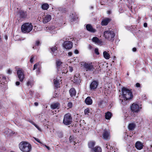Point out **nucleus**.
Returning a JSON list of instances; mask_svg holds the SVG:
<instances>
[{"label":"nucleus","mask_w":152,"mask_h":152,"mask_svg":"<svg viewBox=\"0 0 152 152\" xmlns=\"http://www.w3.org/2000/svg\"><path fill=\"white\" fill-rule=\"evenodd\" d=\"M90 113V109L88 108L85 109L84 110V113L85 115H88Z\"/></svg>","instance_id":"58836bf2"},{"label":"nucleus","mask_w":152,"mask_h":152,"mask_svg":"<svg viewBox=\"0 0 152 152\" xmlns=\"http://www.w3.org/2000/svg\"><path fill=\"white\" fill-rule=\"evenodd\" d=\"M60 104L59 103L57 102L51 104L50 105V107L52 109H55L57 108L59 109L60 107Z\"/></svg>","instance_id":"5701e85b"},{"label":"nucleus","mask_w":152,"mask_h":152,"mask_svg":"<svg viewBox=\"0 0 152 152\" xmlns=\"http://www.w3.org/2000/svg\"><path fill=\"white\" fill-rule=\"evenodd\" d=\"M34 139L37 141L40 144H42V142L38 138H35Z\"/></svg>","instance_id":"a18cd8bd"},{"label":"nucleus","mask_w":152,"mask_h":152,"mask_svg":"<svg viewBox=\"0 0 152 152\" xmlns=\"http://www.w3.org/2000/svg\"><path fill=\"white\" fill-rule=\"evenodd\" d=\"M95 53L97 55H99V52L98 49L97 48H95Z\"/></svg>","instance_id":"c03bdc74"},{"label":"nucleus","mask_w":152,"mask_h":152,"mask_svg":"<svg viewBox=\"0 0 152 152\" xmlns=\"http://www.w3.org/2000/svg\"><path fill=\"white\" fill-rule=\"evenodd\" d=\"M92 151L94 152H101L102 149L99 146H96L92 149Z\"/></svg>","instance_id":"c85d7f7f"},{"label":"nucleus","mask_w":152,"mask_h":152,"mask_svg":"<svg viewBox=\"0 0 152 152\" xmlns=\"http://www.w3.org/2000/svg\"><path fill=\"white\" fill-rule=\"evenodd\" d=\"M74 53L75 54H77L79 53V51L77 50L76 49L74 51Z\"/></svg>","instance_id":"09e8293b"},{"label":"nucleus","mask_w":152,"mask_h":152,"mask_svg":"<svg viewBox=\"0 0 152 152\" xmlns=\"http://www.w3.org/2000/svg\"><path fill=\"white\" fill-rule=\"evenodd\" d=\"M62 63L61 61L60 60H57L56 61V68L57 70L58 71L59 70L60 66H61Z\"/></svg>","instance_id":"7c9ffc66"},{"label":"nucleus","mask_w":152,"mask_h":152,"mask_svg":"<svg viewBox=\"0 0 152 152\" xmlns=\"http://www.w3.org/2000/svg\"><path fill=\"white\" fill-rule=\"evenodd\" d=\"M103 55L104 57L107 59H108L110 58V54L106 51L103 52Z\"/></svg>","instance_id":"473e14b6"},{"label":"nucleus","mask_w":152,"mask_h":152,"mask_svg":"<svg viewBox=\"0 0 152 152\" xmlns=\"http://www.w3.org/2000/svg\"><path fill=\"white\" fill-rule=\"evenodd\" d=\"M69 71L71 72H72L73 70L72 67L69 66Z\"/></svg>","instance_id":"5fc2aeb1"},{"label":"nucleus","mask_w":152,"mask_h":152,"mask_svg":"<svg viewBox=\"0 0 152 152\" xmlns=\"http://www.w3.org/2000/svg\"><path fill=\"white\" fill-rule=\"evenodd\" d=\"M57 49V48L56 46L50 48V53L54 56H56L57 55V53L56 51H58Z\"/></svg>","instance_id":"6ab92c4d"},{"label":"nucleus","mask_w":152,"mask_h":152,"mask_svg":"<svg viewBox=\"0 0 152 152\" xmlns=\"http://www.w3.org/2000/svg\"><path fill=\"white\" fill-rule=\"evenodd\" d=\"M69 140L70 143H73V144L74 145L75 144H77V143H76L75 141V139L73 136H70L69 138Z\"/></svg>","instance_id":"2f4dec72"},{"label":"nucleus","mask_w":152,"mask_h":152,"mask_svg":"<svg viewBox=\"0 0 152 152\" xmlns=\"http://www.w3.org/2000/svg\"><path fill=\"white\" fill-rule=\"evenodd\" d=\"M33 26L31 23H28L23 24L21 27V30L22 32L25 33H28L32 29Z\"/></svg>","instance_id":"7ed1b4c3"},{"label":"nucleus","mask_w":152,"mask_h":152,"mask_svg":"<svg viewBox=\"0 0 152 152\" xmlns=\"http://www.w3.org/2000/svg\"><path fill=\"white\" fill-rule=\"evenodd\" d=\"M34 56L33 55H32L30 56V61L31 63H33L34 61Z\"/></svg>","instance_id":"a19ab883"},{"label":"nucleus","mask_w":152,"mask_h":152,"mask_svg":"<svg viewBox=\"0 0 152 152\" xmlns=\"http://www.w3.org/2000/svg\"><path fill=\"white\" fill-rule=\"evenodd\" d=\"M99 84V82L97 80H94L90 85L89 88L91 91H95Z\"/></svg>","instance_id":"0eeeda50"},{"label":"nucleus","mask_w":152,"mask_h":152,"mask_svg":"<svg viewBox=\"0 0 152 152\" xmlns=\"http://www.w3.org/2000/svg\"><path fill=\"white\" fill-rule=\"evenodd\" d=\"M34 94V91L31 90H30L27 94L28 96L30 97H32Z\"/></svg>","instance_id":"e433bc0d"},{"label":"nucleus","mask_w":152,"mask_h":152,"mask_svg":"<svg viewBox=\"0 0 152 152\" xmlns=\"http://www.w3.org/2000/svg\"><path fill=\"white\" fill-rule=\"evenodd\" d=\"M72 118L71 114L69 113L65 114L64 118L63 123L66 125H68L72 124Z\"/></svg>","instance_id":"39448f33"},{"label":"nucleus","mask_w":152,"mask_h":152,"mask_svg":"<svg viewBox=\"0 0 152 152\" xmlns=\"http://www.w3.org/2000/svg\"><path fill=\"white\" fill-rule=\"evenodd\" d=\"M73 80L74 83L76 84L78 83L81 82L80 80L79 77H77L75 76L74 77Z\"/></svg>","instance_id":"f704fd0d"},{"label":"nucleus","mask_w":152,"mask_h":152,"mask_svg":"<svg viewBox=\"0 0 152 152\" xmlns=\"http://www.w3.org/2000/svg\"><path fill=\"white\" fill-rule=\"evenodd\" d=\"M132 51L133 52H136L137 51V48H132Z\"/></svg>","instance_id":"4d7b16f0"},{"label":"nucleus","mask_w":152,"mask_h":152,"mask_svg":"<svg viewBox=\"0 0 152 152\" xmlns=\"http://www.w3.org/2000/svg\"><path fill=\"white\" fill-rule=\"evenodd\" d=\"M86 30L91 33H95L96 31V30L90 24H87L86 25Z\"/></svg>","instance_id":"ddd939ff"},{"label":"nucleus","mask_w":152,"mask_h":152,"mask_svg":"<svg viewBox=\"0 0 152 152\" xmlns=\"http://www.w3.org/2000/svg\"><path fill=\"white\" fill-rule=\"evenodd\" d=\"M136 87H140V85L139 83H137L136 84Z\"/></svg>","instance_id":"49530a36"},{"label":"nucleus","mask_w":152,"mask_h":152,"mask_svg":"<svg viewBox=\"0 0 152 152\" xmlns=\"http://www.w3.org/2000/svg\"><path fill=\"white\" fill-rule=\"evenodd\" d=\"M27 85L28 86H30L31 87L33 85V83L31 81L28 80L27 82Z\"/></svg>","instance_id":"ea45409f"},{"label":"nucleus","mask_w":152,"mask_h":152,"mask_svg":"<svg viewBox=\"0 0 152 152\" xmlns=\"http://www.w3.org/2000/svg\"><path fill=\"white\" fill-rule=\"evenodd\" d=\"M6 77L3 75H0V85H4L7 83Z\"/></svg>","instance_id":"2eb2a0df"},{"label":"nucleus","mask_w":152,"mask_h":152,"mask_svg":"<svg viewBox=\"0 0 152 152\" xmlns=\"http://www.w3.org/2000/svg\"><path fill=\"white\" fill-rule=\"evenodd\" d=\"M20 150L23 152H30L32 149L31 145L26 141H22L19 145Z\"/></svg>","instance_id":"f03ea898"},{"label":"nucleus","mask_w":152,"mask_h":152,"mask_svg":"<svg viewBox=\"0 0 152 152\" xmlns=\"http://www.w3.org/2000/svg\"><path fill=\"white\" fill-rule=\"evenodd\" d=\"M105 114V118L107 120H110L112 117V113L110 112L107 111Z\"/></svg>","instance_id":"c756f323"},{"label":"nucleus","mask_w":152,"mask_h":152,"mask_svg":"<svg viewBox=\"0 0 152 152\" xmlns=\"http://www.w3.org/2000/svg\"><path fill=\"white\" fill-rule=\"evenodd\" d=\"M122 97L123 100L129 102L133 97V95L131 89H129L125 87L122 88Z\"/></svg>","instance_id":"f257e3e1"},{"label":"nucleus","mask_w":152,"mask_h":152,"mask_svg":"<svg viewBox=\"0 0 152 152\" xmlns=\"http://www.w3.org/2000/svg\"><path fill=\"white\" fill-rule=\"evenodd\" d=\"M34 126L37 128V129L39 131H41V129H40V128L39 126L37 125L36 124H35V123H34L33 124Z\"/></svg>","instance_id":"37998d69"},{"label":"nucleus","mask_w":152,"mask_h":152,"mask_svg":"<svg viewBox=\"0 0 152 152\" xmlns=\"http://www.w3.org/2000/svg\"><path fill=\"white\" fill-rule=\"evenodd\" d=\"M83 67L86 71H93L95 70L92 63L88 64L85 63L84 64Z\"/></svg>","instance_id":"6e6552de"},{"label":"nucleus","mask_w":152,"mask_h":152,"mask_svg":"<svg viewBox=\"0 0 152 152\" xmlns=\"http://www.w3.org/2000/svg\"><path fill=\"white\" fill-rule=\"evenodd\" d=\"M128 7L129 8V9L130 10L132 11V10H132V6H131V7H130V6H128Z\"/></svg>","instance_id":"bf43d9fd"},{"label":"nucleus","mask_w":152,"mask_h":152,"mask_svg":"<svg viewBox=\"0 0 152 152\" xmlns=\"http://www.w3.org/2000/svg\"><path fill=\"white\" fill-rule=\"evenodd\" d=\"M39 65V63H37L36 64H35L34 65V68H33V70H34L36 69H37V66L38 65Z\"/></svg>","instance_id":"79ce46f5"},{"label":"nucleus","mask_w":152,"mask_h":152,"mask_svg":"<svg viewBox=\"0 0 152 152\" xmlns=\"http://www.w3.org/2000/svg\"><path fill=\"white\" fill-rule=\"evenodd\" d=\"M142 107L141 105L139 106L135 103H133L130 106L132 113L133 114L137 113L139 112Z\"/></svg>","instance_id":"423d86ee"},{"label":"nucleus","mask_w":152,"mask_h":152,"mask_svg":"<svg viewBox=\"0 0 152 152\" xmlns=\"http://www.w3.org/2000/svg\"><path fill=\"white\" fill-rule=\"evenodd\" d=\"M42 18L43 23H46L50 20L51 19V16L50 15H44Z\"/></svg>","instance_id":"f8f14e48"},{"label":"nucleus","mask_w":152,"mask_h":152,"mask_svg":"<svg viewBox=\"0 0 152 152\" xmlns=\"http://www.w3.org/2000/svg\"><path fill=\"white\" fill-rule=\"evenodd\" d=\"M12 71L10 69H9L7 71V73L8 74H10L12 73Z\"/></svg>","instance_id":"de8ad7c7"},{"label":"nucleus","mask_w":152,"mask_h":152,"mask_svg":"<svg viewBox=\"0 0 152 152\" xmlns=\"http://www.w3.org/2000/svg\"><path fill=\"white\" fill-rule=\"evenodd\" d=\"M106 148L108 149H109L111 151L112 150V151H113L114 150V152H115L118 150L117 148H114V147L111 146L110 145V144L108 143L106 144Z\"/></svg>","instance_id":"b1692460"},{"label":"nucleus","mask_w":152,"mask_h":152,"mask_svg":"<svg viewBox=\"0 0 152 152\" xmlns=\"http://www.w3.org/2000/svg\"><path fill=\"white\" fill-rule=\"evenodd\" d=\"M88 146L89 148L91 149V151L92 149L94 148V147L95 145V142L94 141H90L88 142Z\"/></svg>","instance_id":"a878e982"},{"label":"nucleus","mask_w":152,"mask_h":152,"mask_svg":"<svg viewBox=\"0 0 152 152\" xmlns=\"http://www.w3.org/2000/svg\"><path fill=\"white\" fill-rule=\"evenodd\" d=\"M7 35H6V36H5V38H6V39H7Z\"/></svg>","instance_id":"e2e57ef3"},{"label":"nucleus","mask_w":152,"mask_h":152,"mask_svg":"<svg viewBox=\"0 0 152 152\" xmlns=\"http://www.w3.org/2000/svg\"><path fill=\"white\" fill-rule=\"evenodd\" d=\"M143 145L141 142L137 141L135 144V147L136 148L139 150H141L143 148Z\"/></svg>","instance_id":"aec40b11"},{"label":"nucleus","mask_w":152,"mask_h":152,"mask_svg":"<svg viewBox=\"0 0 152 152\" xmlns=\"http://www.w3.org/2000/svg\"><path fill=\"white\" fill-rule=\"evenodd\" d=\"M68 55L69 56H71L72 55V52H68Z\"/></svg>","instance_id":"3c124183"},{"label":"nucleus","mask_w":152,"mask_h":152,"mask_svg":"<svg viewBox=\"0 0 152 152\" xmlns=\"http://www.w3.org/2000/svg\"><path fill=\"white\" fill-rule=\"evenodd\" d=\"M110 135V130H106V129L104 130L103 133V137L104 139L107 140L109 137Z\"/></svg>","instance_id":"4468645a"},{"label":"nucleus","mask_w":152,"mask_h":152,"mask_svg":"<svg viewBox=\"0 0 152 152\" xmlns=\"http://www.w3.org/2000/svg\"><path fill=\"white\" fill-rule=\"evenodd\" d=\"M123 100L122 101V104L123 105H125L126 104H127V103H127V102H127V101H126L127 102H126V103H124V101H123Z\"/></svg>","instance_id":"864d4df0"},{"label":"nucleus","mask_w":152,"mask_h":152,"mask_svg":"<svg viewBox=\"0 0 152 152\" xmlns=\"http://www.w3.org/2000/svg\"><path fill=\"white\" fill-rule=\"evenodd\" d=\"M40 44L41 43H40L39 41V40L36 41L35 44V45L33 46V48L34 49H36V46H39Z\"/></svg>","instance_id":"c9c22d12"},{"label":"nucleus","mask_w":152,"mask_h":152,"mask_svg":"<svg viewBox=\"0 0 152 152\" xmlns=\"http://www.w3.org/2000/svg\"><path fill=\"white\" fill-rule=\"evenodd\" d=\"M37 72H40V69L39 67L37 69Z\"/></svg>","instance_id":"680f3d73"},{"label":"nucleus","mask_w":152,"mask_h":152,"mask_svg":"<svg viewBox=\"0 0 152 152\" xmlns=\"http://www.w3.org/2000/svg\"><path fill=\"white\" fill-rule=\"evenodd\" d=\"M34 104L35 106H37L38 105V103L37 102H35L34 103Z\"/></svg>","instance_id":"13d9d810"},{"label":"nucleus","mask_w":152,"mask_h":152,"mask_svg":"<svg viewBox=\"0 0 152 152\" xmlns=\"http://www.w3.org/2000/svg\"><path fill=\"white\" fill-rule=\"evenodd\" d=\"M127 75H129V74H128V73H127Z\"/></svg>","instance_id":"338daca9"},{"label":"nucleus","mask_w":152,"mask_h":152,"mask_svg":"<svg viewBox=\"0 0 152 152\" xmlns=\"http://www.w3.org/2000/svg\"><path fill=\"white\" fill-rule=\"evenodd\" d=\"M107 13L108 14H110L111 13V12L110 10H108L107 11Z\"/></svg>","instance_id":"052dcab7"},{"label":"nucleus","mask_w":152,"mask_h":152,"mask_svg":"<svg viewBox=\"0 0 152 152\" xmlns=\"http://www.w3.org/2000/svg\"><path fill=\"white\" fill-rule=\"evenodd\" d=\"M135 124L133 123H130L128 126V128L130 131L133 130L135 128Z\"/></svg>","instance_id":"cd10ccee"},{"label":"nucleus","mask_w":152,"mask_h":152,"mask_svg":"<svg viewBox=\"0 0 152 152\" xmlns=\"http://www.w3.org/2000/svg\"><path fill=\"white\" fill-rule=\"evenodd\" d=\"M70 20L72 22L76 20L78 18L77 15L75 13H72V15H70Z\"/></svg>","instance_id":"a211bd4d"},{"label":"nucleus","mask_w":152,"mask_h":152,"mask_svg":"<svg viewBox=\"0 0 152 152\" xmlns=\"http://www.w3.org/2000/svg\"><path fill=\"white\" fill-rule=\"evenodd\" d=\"M44 145V146L46 148L49 150H50V148L48 147V146H47V145H44V144H43Z\"/></svg>","instance_id":"8fccbe9b"},{"label":"nucleus","mask_w":152,"mask_h":152,"mask_svg":"<svg viewBox=\"0 0 152 152\" xmlns=\"http://www.w3.org/2000/svg\"><path fill=\"white\" fill-rule=\"evenodd\" d=\"M49 8V5L47 3H44L42 5V8L43 10H47Z\"/></svg>","instance_id":"72a5a7b5"},{"label":"nucleus","mask_w":152,"mask_h":152,"mask_svg":"<svg viewBox=\"0 0 152 152\" xmlns=\"http://www.w3.org/2000/svg\"><path fill=\"white\" fill-rule=\"evenodd\" d=\"M104 35L106 39L112 42L114 41L115 36L114 31L110 30L106 31H104Z\"/></svg>","instance_id":"20e7f679"},{"label":"nucleus","mask_w":152,"mask_h":152,"mask_svg":"<svg viewBox=\"0 0 152 152\" xmlns=\"http://www.w3.org/2000/svg\"><path fill=\"white\" fill-rule=\"evenodd\" d=\"M97 104L98 106L101 108H104V107L103 104H105V101L103 100L100 99L97 102Z\"/></svg>","instance_id":"412c9836"},{"label":"nucleus","mask_w":152,"mask_h":152,"mask_svg":"<svg viewBox=\"0 0 152 152\" xmlns=\"http://www.w3.org/2000/svg\"><path fill=\"white\" fill-rule=\"evenodd\" d=\"M53 82L55 87H60L59 80L57 78L53 80Z\"/></svg>","instance_id":"bb28decb"},{"label":"nucleus","mask_w":152,"mask_h":152,"mask_svg":"<svg viewBox=\"0 0 152 152\" xmlns=\"http://www.w3.org/2000/svg\"><path fill=\"white\" fill-rule=\"evenodd\" d=\"M20 17L22 19H25L27 18V12L23 10H20L19 11Z\"/></svg>","instance_id":"9b49d317"},{"label":"nucleus","mask_w":152,"mask_h":152,"mask_svg":"<svg viewBox=\"0 0 152 152\" xmlns=\"http://www.w3.org/2000/svg\"><path fill=\"white\" fill-rule=\"evenodd\" d=\"M96 70H97V71H98V70L99 71V68H98V69H97H97H96Z\"/></svg>","instance_id":"0e129e2a"},{"label":"nucleus","mask_w":152,"mask_h":152,"mask_svg":"<svg viewBox=\"0 0 152 152\" xmlns=\"http://www.w3.org/2000/svg\"><path fill=\"white\" fill-rule=\"evenodd\" d=\"M17 74L19 80L22 82L23 81L24 77V72L22 69L18 70L17 71Z\"/></svg>","instance_id":"1a4fd4ad"},{"label":"nucleus","mask_w":152,"mask_h":152,"mask_svg":"<svg viewBox=\"0 0 152 152\" xmlns=\"http://www.w3.org/2000/svg\"><path fill=\"white\" fill-rule=\"evenodd\" d=\"M73 106V104L72 102H69L67 104V107L68 109H69L71 108Z\"/></svg>","instance_id":"4c0bfd02"},{"label":"nucleus","mask_w":152,"mask_h":152,"mask_svg":"<svg viewBox=\"0 0 152 152\" xmlns=\"http://www.w3.org/2000/svg\"><path fill=\"white\" fill-rule=\"evenodd\" d=\"M111 20L112 19L110 18H106L102 21L101 24L102 26H107Z\"/></svg>","instance_id":"f3484780"},{"label":"nucleus","mask_w":152,"mask_h":152,"mask_svg":"<svg viewBox=\"0 0 152 152\" xmlns=\"http://www.w3.org/2000/svg\"><path fill=\"white\" fill-rule=\"evenodd\" d=\"M108 152H112L110 151V150H109V151H108Z\"/></svg>","instance_id":"69168bd1"},{"label":"nucleus","mask_w":152,"mask_h":152,"mask_svg":"<svg viewBox=\"0 0 152 152\" xmlns=\"http://www.w3.org/2000/svg\"><path fill=\"white\" fill-rule=\"evenodd\" d=\"M143 26L145 27H146L147 26V24L146 23H144Z\"/></svg>","instance_id":"6e6d98bb"},{"label":"nucleus","mask_w":152,"mask_h":152,"mask_svg":"<svg viewBox=\"0 0 152 152\" xmlns=\"http://www.w3.org/2000/svg\"><path fill=\"white\" fill-rule=\"evenodd\" d=\"M85 101L87 105H91L93 103V101L90 96L87 97L85 99Z\"/></svg>","instance_id":"393cba45"},{"label":"nucleus","mask_w":152,"mask_h":152,"mask_svg":"<svg viewBox=\"0 0 152 152\" xmlns=\"http://www.w3.org/2000/svg\"><path fill=\"white\" fill-rule=\"evenodd\" d=\"M73 46L72 42L69 41H65L63 44V47L66 49H71Z\"/></svg>","instance_id":"9d476101"},{"label":"nucleus","mask_w":152,"mask_h":152,"mask_svg":"<svg viewBox=\"0 0 152 152\" xmlns=\"http://www.w3.org/2000/svg\"><path fill=\"white\" fill-rule=\"evenodd\" d=\"M16 85L17 86H18L20 84V83L19 81H17L15 83Z\"/></svg>","instance_id":"603ef678"},{"label":"nucleus","mask_w":152,"mask_h":152,"mask_svg":"<svg viewBox=\"0 0 152 152\" xmlns=\"http://www.w3.org/2000/svg\"><path fill=\"white\" fill-rule=\"evenodd\" d=\"M92 41L93 42L98 45H101L102 43V40L99 39L97 37H93L92 39Z\"/></svg>","instance_id":"dca6fc26"},{"label":"nucleus","mask_w":152,"mask_h":152,"mask_svg":"<svg viewBox=\"0 0 152 152\" xmlns=\"http://www.w3.org/2000/svg\"><path fill=\"white\" fill-rule=\"evenodd\" d=\"M69 93L70 96L73 97L75 96L76 92L75 88H72L69 90Z\"/></svg>","instance_id":"4be33fe9"}]
</instances>
